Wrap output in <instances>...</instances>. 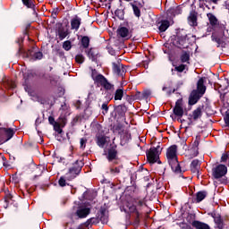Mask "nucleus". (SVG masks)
I'll list each match as a JSON object with an SVG mask.
<instances>
[{"label":"nucleus","mask_w":229,"mask_h":229,"mask_svg":"<svg viewBox=\"0 0 229 229\" xmlns=\"http://www.w3.org/2000/svg\"><path fill=\"white\" fill-rule=\"evenodd\" d=\"M25 58H29L30 62H37V60H42L44 54L40 51L35 52V47L30 48L24 53Z\"/></svg>","instance_id":"nucleus-9"},{"label":"nucleus","mask_w":229,"mask_h":229,"mask_svg":"<svg viewBox=\"0 0 229 229\" xmlns=\"http://www.w3.org/2000/svg\"><path fill=\"white\" fill-rule=\"evenodd\" d=\"M72 47V43L71 42V40H66L63 43V49H64V51H71Z\"/></svg>","instance_id":"nucleus-46"},{"label":"nucleus","mask_w":229,"mask_h":229,"mask_svg":"<svg viewBox=\"0 0 229 229\" xmlns=\"http://www.w3.org/2000/svg\"><path fill=\"white\" fill-rule=\"evenodd\" d=\"M134 100H140L143 99L142 93L140 91H137L134 95H132Z\"/></svg>","instance_id":"nucleus-56"},{"label":"nucleus","mask_w":229,"mask_h":229,"mask_svg":"<svg viewBox=\"0 0 229 229\" xmlns=\"http://www.w3.org/2000/svg\"><path fill=\"white\" fill-rule=\"evenodd\" d=\"M69 30H65L64 27H59L57 30L59 40H64L69 35Z\"/></svg>","instance_id":"nucleus-29"},{"label":"nucleus","mask_w":229,"mask_h":229,"mask_svg":"<svg viewBox=\"0 0 229 229\" xmlns=\"http://www.w3.org/2000/svg\"><path fill=\"white\" fill-rule=\"evenodd\" d=\"M228 173V167L225 165H218L212 168V176L215 180H219V178H223V176H226Z\"/></svg>","instance_id":"nucleus-8"},{"label":"nucleus","mask_w":229,"mask_h":229,"mask_svg":"<svg viewBox=\"0 0 229 229\" xmlns=\"http://www.w3.org/2000/svg\"><path fill=\"white\" fill-rule=\"evenodd\" d=\"M91 208H88L85 205H81L77 208L75 212V216L79 217V219H85L88 216H90Z\"/></svg>","instance_id":"nucleus-12"},{"label":"nucleus","mask_w":229,"mask_h":229,"mask_svg":"<svg viewBox=\"0 0 229 229\" xmlns=\"http://www.w3.org/2000/svg\"><path fill=\"white\" fill-rule=\"evenodd\" d=\"M146 155L148 164H162V161H160V154L158 152H156V150L149 148L146 152Z\"/></svg>","instance_id":"nucleus-10"},{"label":"nucleus","mask_w":229,"mask_h":229,"mask_svg":"<svg viewBox=\"0 0 229 229\" xmlns=\"http://www.w3.org/2000/svg\"><path fill=\"white\" fill-rule=\"evenodd\" d=\"M158 30L160 33H164V31H167V29L171 26V23L167 20H163L158 23Z\"/></svg>","instance_id":"nucleus-30"},{"label":"nucleus","mask_w":229,"mask_h":229,"mask_svg":"<svg viewBox=\"0 0 229 229\" xmlns=\"http://www.w3.org/2000/svg\"><path fill=\"white\" fill-rule=\"evenodd\" d=\"M81 26V18H80V16L78 15H75L71 20V30H75V31H78Z\"/></svg>","instance_id":"nucleus-22"},{"label":"nucleus","mask_w":229,"mask_h":229,"mask_svg":"<svg viewBox=\"0 0 229 229\" xmlns=\"http://www.w3.org/2000/svg\"><path fill=\"white\" fill-rule=\"evenodd\" d=\"M36 100L38 103H40V105H46V103H47V100L41 96H37Z\"/></svg>","instance_id":"nucleus-55"},{"label":"nucleus","mask_w":229,"mask_h":229,"mask_svg":"<svg viewBox=\"0 0 229 229\" xmlns=\"http://www.w3.org/2000/svg\"><path fill=\"white\" fill-rule=\"evenodd\" d=\"M190 169L191 173L199 174V169H201V161H199V159L192 160L190 165Z\"/></svg>","instance_id":"nucleus-20"},{"label":"nucleus","mask_w":229,"mask_h":229,"mask_svg":"<svg viewBox=\"0 0 229 229\" xmlns=\"http://www.w3.org/2000/svg\"><path fill=\"white\" fill-rule=\"evenodd\" d=\"M60 12V8L56 7V8H54L52 10V14L51 16L53 17V19H56L58 17V13Z\"/></svg>","instance_id":"nucleus-57"},{"label":"nucleus","mask_w":229,"mask_h":229,"mask_svg":"<svg viewBox=\"0 0 229 229\" xmlns=\"http://www.w3.org/2000/svg\"><path fill=\"white\" fill-rule=\"evenodd\" d=\"M83 165H85V163H83L82 160H76L75 164H73V166L69 168L68 173L65 174V179L68 182H72L76 176L81 173V169H83Z\"/></svg>","instance_id":"nucleus-5"},{"label":"nucleus","mask_w":229,"mask_h":229,"mask_svg":"<svg viewBox=\"0 0 229 229\" xmlns=\"http://www.w3.org/2000/svg\"><path fill=\"white\" fill-rule=\"evenodd\" d=\"M129 212H131V214H135V216L137 217V219L140 217V213H139V208H137L136 205L130 206Z\"/></svg>","instance_id":"nucleus-41"},{"label":"nucleus","mask_w":229,"mask_h":229,"mask_svg":"<svg viewBox=\"0 0 229 229\" xmlns=\"http://www.w3.org/2000/svg\"><path fill=\"white\" fill-rule=\"evenodd\" d=\"M96 143L98 148H105L106 144V136L99 134L96 136Z\"/></svg>","instance_id":"nucleus-24"},{"label":"nucleus","mask_w":229,"mask_h":229,"mask_svg":"<svg viewBox=\"0 0 229 229\" xmlns=\"http://www.w3.org/2000/svg\"><path fill=\"white\" fill-rule=\"evenodd\" d=\"M37 76V73L35 72H27L23 73V80H25V83H28V80H33Z\"/></svg>","instance_id":"nucleus-36"},{"label":"nucleus","mask_w":229,"mask_h":229,"mask_svg":"<svg viewBox=\"0 0 229 229\" xmlns=\"http://www.w3.org/2000/svg\"><path fill=\"white\" fill-rule=\"evenodd\" d=\"M167 15H171V17H176V15H182V7H170L167 10Z\"/></svg>","instance_id":"nucleus-26"},{"label":"nucleus","mask_w":229,"mask_h":229,"mask_svg":"<svg viewBox=\"0 0 229 229\" xmlns=\"http://www.w3.org/2000/svg\"><path fill=\"white\" fill-rule=\"evenodd\" d=\"M203 108H205V106H199L195 110H193L192 114H190V117H192L193 121L201 119V116L203 115Z\"/></svg>","instance_id":"nucleus-21"},{"label":"nucleus","mask_w":229,"mask_h":229,"mask_svg":"<svg viewBox=\"0 0 229 229\" xmlns=\"http://www.w3.org/2000/svg\"><path fill=\"white\" fill-rule=\"evenodd\" d=\"M174 112V115H176V117H183V98H181L179 99H177V101L175 102V106L173 109Z\"/></svg>","instance_id":"nucleus-15"},{"label":"nucleus","mask_w":229,"mask_h":229,"mask_svg":"<svg viewBox=\"0 0 229 229\" xmlns=\"http://www.w3.org/2000/svg\"><path fill=\"white\" fill-rule=\"evenodd\" d=\"M63 226L64 229H74V219L70 217V220L64 222Z\"/></svg>","instance_id":"nucleus-40"},{"label":"nucleus","mask_w":229,"mask_h":229,"mask_svg":"<svg viewBox=\"0 0 229 229\" xmlns=\"http://www.w3.org/2000/svg\"><path fill=\"white\" fill-rule=\"evenodd\" d=\"M48 122H49V124H51L52 126H54V124L57 123V121L56 122L55 121V117L53 116L48 117Z\"/></svg>","instance_id":"nucleus-64"},{"label":"nucleus","mask_w":229,"mask_h":229,"mask_svg":"<svg viewBox=\"0 0 229 229\" xmlns=\"http://www.w3.org/2000/svg\"><path fill=\"white\" fill-rule=\"evenodd\" d=\"M186 67V64H180L179 66H175L174 71H176L177 72H183Z\"/></svg>","instance_id":"nucleus-53"},{"label":"nucleus","mask_w":229,"mask_h":229,"mask_svg":"<svg viewBox=\"0 0 229 229\" xmlns=\"http://www.w3.org/2000/svg\"><path fill=\"white\" fill-rule=\"evenodd\" d=\"M131 6L132 8L133 14L135 15V17H137L138 19L140 18V9L139 8V6L132 3H131Z\"/></svg>","instance_id":"nucleus-43"},{"label":"nucleus","mask_w":229,"mask_h":229,"mask_svg":"<svg viewBox=\"0 0 229 229\" xmlns=\"http://www.w3.org/2000/svg\"><path fill=\"white\" fill-rule=\"evenodd\" d=\"M123 165H120L118 166L115 167H110L109 171L110 174H113L114 176L117 175V174H121V170L123 169Z\"/></svg>","instance_id":"nucleus-38"},{"label":"nucleus","mask_w":229,"mask_h":229,"mask_svg":"<svg viewBox=\"0 0 229 229\" xmlns=\"http://www.w3.org/2000/svg\"><path fill=\"white\" fill-rule=\"evenodd\" d=\"M112 69L116 76H124L126 74V66L123 65L119 61L112 63Z\"/></svg>","instance_id":"nucleus-13"},{"label":"nucleus","mask_w":229,"mask_h":229,"mask_svg":"<svg viewBox=\"0 0 229 229\" xmlns=\"http://www.w3.org/2000/svg\"><path fill=\"white\" fill-rule=\"evenodd\" d=\"M192 149L195 151V157H198V155H199V139H198V137L192 144Z\"/></svg>","instance_id":"nucleus-39"},{"label":"nucleus","mask_w":229,"mask_h":229,"mask_svg":"<svg viewBox=\"0 0 229 229\" xmlns=\"http://www.w3.org/2000/svg\"><path fill=\"white\" fill-rule=\"evenodd\" d=\"M98 55H99V52H98V49L96 48H89L88 51V57L91 62H98Z\"/></svg>","instance_id":"nucleus-27"},{"label":"nucleus","mask_w":229,"mask_h":229,"mask_svg":"<svg viewBox=\"0 0 229 229\" xmlns=\"http://www.w3.org/2000/svg\"><path fill=\"white\" fill-rule=\"evenodd\" d=\"M204 112L208 117H212L216 114V111L212 109V106H206L204 108Z\"/></svg>","instance_id":"nucleus-42"},{"label":"nucleus","mask_w":229,"mask_h":229,"mask_svg":"<svg viewBox=\"0 0 229 229\" xmlns=\"http://www.w3.org/2000/svg\"><path fill=\"white\" fill-rule=\"evenodd\" d=\"M58 183L60 187H65V185H67V179L65 176H61L58 180Z\"/></svg>","instance_id":"nucleus-52"},{"label":"nucleus","mask_w":229,"mask_h":229,"mask_svg":"<svg viewBox=\"0 0 229 229\" xmlns=\"http://www.w3.org/2000/svg\"><path fill=\"white\" fill-rule=\"evenodd\" d=\"M225 26H220V30H221V34L219 35V37L211 36V38L213 40V42H216V47H221V46H223V44H225V40H226V38H228V36H226L225 34V30H224Z\"/></svg>","instance_id":"nucleus-14"},{"label":"nucleus","mask_w":229,"mask_h":229,"mask_svg":"<svg viewBox=\"0 0 229 229\" xmlns=\"http://www.w3.org/2000/svg\"><path fill=\"white\" fill-rule=\"evenodd\" d=\"M4 131L6 136V140H4V142H8V140H10L13 137V135H15V131L12 128L4 129Z\"/></svg>","instance_id":"nucleus-37"},{"label":"nucleus","mask_w":229,"mask_h":229,"mask_svg":"<svg viewBox=\"0 0 229 229\" xmlns=\"http://www.w3.org/2000/svg\"><path fill=\"white\" fill-rule=\"evenodd\" d=\"M56 55L59 56V58H65V52H64L62 49H57Z\"/></svg>","instance_id":"nucleus-60"},{"label":"nucleus","mask_w":229,"mask_h":229,"mask_svg":"<svg viewBox=\"0 0 229 229\" xmlns=\"http://www.w3.org/2000/svg\"><path fill=\"white\" fill-rule=\"evenodd\" d=\"M108 103H109L108 101H106L101 106V110H103L102 111L103 115H106V114H108V110H109Z\"/></svg>","instance_id":"nucleus-47"},{"label":"nucleus","mask_w":229,"mask_h":229,"mask_svg":"<svg viewBox=\"0 0 229 229\" xmlns=\"http://www.w3.org/2000/svg\"><path fill=\"white\" fill-rule=\"evenodd\" d=\"M81 44L84 49L89 48V46H90V38H89V36H82Z\"/></svg>","instance_id":"nucleus-34"},{"label":"nucleus","mask_w":229,"mask_h":229,"mask_svg":"<svg viewBox=\"0 0 229 229\" xmlns=\"http://www.w3.org/2000/svg\"><path fill=\"white\" fill-rule=\"evenodd\" d=\"M205 80H207L206 77H201L200 79H199L197 82L196 91L199 92V94H200L201 96H203L205 92H207V86H205Z\"/></svg>","instance_id":"nucleus-19"},{"label":"nucleus","mask_w":229,"mask_h":229,"mask_svg":"<svg viewBox=\"0 0 229 229\" xmlns=\"http://www.w3.org/2000/svg\"><path fill=\"white\" fill-rule=\"evenodd\" d=\"M171 43L178 49H187L189 47L187 34H182L181 32H177L176 36H174Z\"/></svg>","instance_id":"nucleus-6"},{"label":"nucleus","mask_w":229,"mask_h":229,"mask_svg":"<svg viewBox=\"0 0 229 229\" xmlns=\"http://www.w3.org/2000/svg\"><path fill=\"white\" fill-rule=\"evenodd\" d=\"M39 78H41V80H50V83H53V79H51V75L47 73H41L39 75Z\"/></svg>","instance_id":"nucleus-54"},{"label":"nucleus","mask_w":229,"mask_h":229,"mask_svg":"<svg viewBox=\"0 0 229 229\" xmlns=\"http://www.w3.org/2000/svg\"><path fill=\"white\" fill-rule=\"evenodd\" d=\"M4 208H8V207H10V205H12V201L13 199V196H12V194L8 193L5 194L4 197Z\"/></svg>","instance_id":"nucleus-32"},{"label":"nucleus","mask_w":229,"mask_h":229,"mask_svg":"<svg viewBox=\"0 0 229 229\" xmlns=\"http://www.w3.org/2000/svg\"><path fill=\"white\" fill-rule=\"evenodd\" d=\"M202 97H203V95H201V93H199L196 89H194L191 91V93L189 97L188 104L190 105V106H192L196 105V103H198L199 101V99H201Z\"/></svg>","instance_id":"nucleus-17"},{"label":"nucleus","mask_w":229,"mask_h":229,"mask_svg":"<svg viewBox=\"0 0 229 229\" xmlns=\"http://www.w3.org/2000/svg\"><path fill=\"white\" fill-rule=\"evenodd\" d=\"M99 223H102V225H106L108 223V216H106V208L105 206L100 207L99 210L98 211L96 217H91L88 219L84 225L86 228H89L90 225H99Z\"/></svg>","instance_id":"nucleus-3"},{"label":"nucleus","mask_w":229,"mask_h":229,"mask_svg":"<svg viewBox=\"0 0 229 229\" xmlns=\"http://www.w3.org/2000/svg\"><path fill=\"white\" fill-rule=\"evenodd\" d=\"M188 23L190 24V26H192L193 28L198 26V13H191L188 17Z\"/></svg>","instance_id":"nucleus-25"},{"label":"nucleus","mask_w":229,"mask_h":229,"mask_svg":"<svg viewBox=\"0 0 229 229\" xmlns=\"http://www.w3.org/2000/svg\"><path fill=\"white\" fill-rule=\"evenodd\" d=\"M91 78L95 85H98V87H103L105 90H109L110 92H114V90H115V86L110 83L108 79H106L103 74L98 73L97 69L91 70Z\"/></svg>","instance_id":"nucleus-2"},{"label":"nucleus","mask_w":229,"mask_h":229,"mask_svg":"<svg viewBox=\"0 0 229 229\" xmlns=\"http://www.w3.org/2000/svg\"><path fill=\"white\" fill-rule=\"evenodd\" d=\"M208 196V191H200L196 193L195 198L190 199L191 203H201L205 198Z\"/></svg>","instance_id":"nucleus-18"},{"label":"nucleus","mask_w":229,"mask_h":229,"mask_svg":"<svg viewBox=\"0 0 229 229\" xmlns=\"http://www.w3.org/2000/svg\"><path fill=\"white\" fill-rule=\"evenodd\" d=\"M208 21H209L210 26H212V28H218V26H219V20H217L216 15H214L213 13H208Z\"/></svg>","instance_id":"nucleus-28"},{"label":"nucleus","mask_w":229,"mask_h":229,"mask_svg":"<svg viewBox=\"0 0 229 229\" xmlns=\"http://www.w3.org/2000/svg\"><path fill=\"white\" fill-rule=\"evenodd\" d=\"M87 142H88V140H87L86 137L81 138L80 140V148L81 149H85V148H87Z\"/></svg>","instance_id":"nucleus-49"},{"label":"nucleus","mask_w":229,"mask_h":229,"mask_svg":"<svg viewBox=\"0 0 229 229\" xmlns=\"http://www.w3.org/2000/svg\"><path fill=\"white\" fill-rule=\"evenodd\" d=\"M208 215L213 217L214 223L217 229H225V221L229 220L227 215L223 217L221 214L216 210L208 213Z\"/></svg>","instance_id":"nucleus-7"},{"label":"nucleus","mask_w":229,"mask_h":229,"mask_svg":"<svg viewBox=\"0 0 229 229\" xmlns=\"http://www.w3.org/2000/svg\"><path fill=\"white\" fill-rule=\"evenodd\" d=\"M124 97V90L123 89H117L114 92V101H121Z\"/></svg>","instance_id":"nucleus-35"},{"label":"nucleus","mask_w":229,"mask_h":229,"mask_svg":"<svg viewBox=\"0 0 229 229\" xmlns=\"http://www.w3.org/2000/svg\"><path fill=\"white\" fill-rule=\"evenodd\" d=\"M106 158L113 165H119V150L117 149V145L113 142L108 147L106 153H105Z\"/></svg>","instance_id":"nucleus-4"},{"label":"nucleus","mask_w":229,"mask_h":229,"mask_svg":"<svg viewBox=\"0 0 229 229\" xmlns=\"http://www.w3.org/2000/svg\"><path fill=\"white\" fill-rule=\"evenodd\" d=\"M223 85H225V86H224V88H222L221 89H222V90H225V89H226L227 87H229V81H228V79H225V80L223 81Z\"/></svg>","instance_id":"nucleus-63"},{"label":"nucleus","mask_w":229,"mask_h":229,"mask_svg":"<svg viewBox=\"0 0 229 229\" xmlns=\"http://www.w3.org/2000/svg\"><path fill=\"white\" fill-rule=\"evenodd\" d=\"M21 3L26 8H34L35 6V0H21Z\"/></svg>","instance_id":"nucleus-44"},{"label":"nucleus","mask_w":229,"mask_h":229,"mask_svg":"<svg viewBox=\"0 0 229 229\" xmlns=\"http://www.w3.org/2000/svg\"><path fill=\"white\" fill-rule=\"evenodd\" d=\"M75 62L77 64H83V62H85V56H83V55H81V54H78L75 56Z\"/></svg>","instance_id":"nucleus-51"},{"label":"nucleus","mask_w":229,"mask_h":229,"mask_svg":"<svg viewBox=\"0 0 229 229\" xmlns=\"http://www.w3.org/2000/svg\"><path fill=\"white\" fill-rule=\"evenodd\" d=\"M16 42L18 43V46H19V49H18V51H19V53H21V44H22V42H24V38H19L17 40H16Z\"/></svg>","instance_id":"nucleus-62"},{"label":"nucleus","mask_w":229,"mask_h":229,"mask_svg":"<svg viewBox=\"0 0 229 229\" xmlns=\"http://www.w3.org/2000/svg\"><path fill=\"white\" fill-rule=\"evenodd\" d=\"M114 15L117 17L120 21H124V10L116 9L114 11Z\"/></svg>","instance_id":"nucleus-45"},{"label":"nucleus","mask_w":229,"mask_h":229,"mask_svg":"<svg viewBox=\"0 0 229 229\" xmlns=\"http://www.w3.org/2000/svg\"><path fill=\"white\" fill-rule=\"evenodd\" d=\"M180 60L182 64H185V63L189 64V61L191 60V52L182 50L180 56Z\"/></svg>","instance_id":"nucleus-31"},{"label":"nucleus","mask_w":229,"mask_h":229,"mask_svg":"<svg viewBox=\"0 0 229 229\" xmlns=\"http://www.w3.org/2000/svg\"><path fill=\"white\" fill-rule=\"evenodd\" d=\"M116 33L118 37H121V38H126V40H130V38L133 36V32L126 27H119Z\"/></svg>","instance_id":"nucleus-16"},{"label":"nucleus","mask_w":229,"mask_h":229,"mask_svg":"<svg viewBox=\"0 0 229 229\" xmlns=\"http://www.w3.org/2000/svg\"><path fill=\"white\" fill-rule=\"evenodd\" d=\"M57 123H59L62 128H64L65 125L67 124V118H65V116L61 115L57 119Z\"/></svg>","instance_id":"nucleus-48"},{"label":"nucleus","mask_w":229,"mask_h":229,"mask_svg":"<svg viewBox=\"0 0 229 229\" xmlns=\"http://www.w3.org/2000/svg\"><path fill=\"white\" fill-rule=\"evenodd\" d=\"M221 112L225 114L224 121L229 128V106L222 107Z\"/></svg>","instance_id":"nucleus-33"},{"label":"nucleus","mask_w":229,"mask_h":229,"mask_svg":"<svg viewBox=\"0 0 229 229\" xmlns=\"http://www.w3.org/2000/svg\"><path fill=\"white\" fill-rule=\"evenodd\" d=\"M191 226L196 229H210V225L199 220H194L191 223Z\"/></svg>","instance_id":"nucleus-23"},{"label":"nucleus","mask_w":229,"mask_h":229,"mask_svg":"<svg viewBox=\"0 0 229 229\" xmlns=\"http://www.w3.org/2000/svg\"><path fill=\"white\" fill-rule=\"evenodd\" d=\"M126 112H128V107H126V105L121 104L118 106H114V111L112 113V115L114 114V117H118V119H123V117H125Z\"/></svg>","instance_id":"nucleus-11"},{"label":"nucleus","mask_w":229,"mask_h":229,"mask_svg":"<svg viewBox=\"0 0 229 229\" xmlns=\"http://www.w3.org/2000/svg\"><path fill=\"white\" fill-rule=\"evenodd\" d=\"M150 149H153L154 151H156L159 155L162 154V147L160 146V143H158V145L157 147H151Z\"/></svg>","instance_id":"nucleus-58"},{"label":"nucleus","mask_w":229,"mask_h":229,"mask_svg":"<svg viewBox=\"0 0 229 229\" xmlns=\"http://www.w3.org/2000/svg\"><path fill=\"white\" fill-rule=\"evenodd\" d=\"M53 126H54L55 131L59 133V135L64 131L62 130V125L60 124V123L57 122L56 123H54Z\"/></svg>","instance_id":"nucleus-50"},{"label":"nucleus","mask_w":229,"mask_h":229,"mask_svg":"<svg viewBox=\"0 0 229 229\" xmlns=\"http://www.w3.org/2000/svg\"><path fill=\"white\" fill-rule=\"evenodd\" d=\"M125 100L127 102L130 103V105H131V103H133V101H135V99H133V95L130 96V95H126L125 96Z\"/></svg>","instance_id":"nucleus-61"},{"label":"nucleus","mask_w":229,"mask_h":229,"mask_svg":"<svg viewBox=\"0 0 229 229\" xmlns=\"http://www.w3.org/2000/svg\"><path fill=\"white\" fill-rule=\"evenodd\" d=\"M178 146L172 145L166 149V160L169 164L172 171L175 174H183L185 171L182 170V165H180V162L178 161Z\"/></svg>","instance_id":"nucleus-1"},{"label":"nucleus","mask_w":229,"mask_h":229,"mask_svg":"<svg viewBox=\"0 0 229 229\" xmlns=\"http://www.w3.org/2000/svg\"><path fill=\"white\" fill-rule=\"evenodd\" d=\"M143 98L148 99L151 96V90L146 89L142 92Z\"/></svg>","instance_id":"nucleus-59"}]
</instances>
